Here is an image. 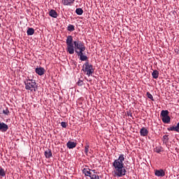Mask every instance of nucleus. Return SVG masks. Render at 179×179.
<instances>
[{
    "instance_id": "nucleus-1",
    "label": "nucleus",
    "mask_w": 179,
    "mask_h": 179,
    "mask_svg": "<svg viewBox=\"0 0 179 179\" xmlns=\"http://www.w3.org/2000/svg\"><path fill=\"white\" fill-rule=\"evenodd\" d=\"M73 38L72 36H68L66 40V51L71 55L77 54L78 57H80V61H87V56H86L83 52L86 50V46L83 44V42L77 39L73 41Z\"/></svg>"
},
{
    "instance_id": "nucleus-2",
    "label": "nucleus",
    "mask_w": 179,
    "mask_h": 179,
    "mask_svg": "<svg viewBox=\"0 0 179 179\" xmlns=\"http://www.w3.org/2000/svg\"><path fill=\"white\" fill-rule=\"evenodd\" d=\"M126 156L122 154L119 156L118 159H115L112 164L113 167V174L114 177H124L127 174V169H125V165L124 162H125Z\"/></svg>"
},
{
    "instance_id": "nucleus-3",
    "label": "nucleus",
    "mask_w": 179,
    "mask_h": 179,
    "mask_svg": "<svg viewBox=\"0 0 179 179\" xmlns=\"http://www.w3.org/2000/svg\"><path fill=\"white\" fill-rule=\"evenodd\" d=\"M24 83L25 85V89L26 90H29V92H31L32 93L36 92L37 90V83H36V80L33 79H26L24 81Z\"/></svg>"
},
{
    "instance_id": "nucleus-4",
    "label": "nucleus",
    "mask_w": 179,
    "mask_h": 179,
    "mask_svg": "<svg viewBox=\"0 0 179 179\" xmlns=\"http://www.w3.org/2000/svg\"><path fill=\"white\" fill-rule=\"evenodd\" d=\"M83 71V72L86 73L87 76H92L94 73V69H93V65L89 63V60H87L84 64Z\"/></svg>"
},
{
    "instance_id": "nucleus-5",
    "label": "nucleus",
    "mask_w": 179,
    "mask_h": 179,
    "mask_svg": "<svg viewBox=\"0 0 179 179\" xmlns=\"http://www.w3.org/2000/svg\"><path fill=\"white\" fill-rule=\"evenodd\" d=\"M155 175L157 177H164V176H166V172L163 169L155 170Z\"/></svg>"
},
{
    "instance_id": "nucleus-6",
    "label": "nucleus",
    "mask_w": 179,
    "mask_h": 179,
    "mask_svg": "<svg viewBox=\"0 0 179 179\" xmlns=\"http://www.w3.org/2000/svg\"><path fill=\"white\" fill-rule=\"evenodd\" d=\"M9 129V127L8 124H5L4 122H0V131L2 132H6Z\"/></svg>"
},
{
    "instance_id": "nucleus-7",
    "label": "nucleus",
    "mask_w": 179,
    "mask_h": 179,
    "mask_svg": "<svg viewBox=\"0 0 179 179\" xmlns=\"http://www.w3.org/2000/svg\"><path fill=\"white\" fill-rule=\"evenodd\" d=\"M73 2L75 0H62V3L64 6H71Z\"/></svg>"
},
{
    "instance_id": "nucleus-8",
    "label": "nucleus",
    "mask_w": 179,
    "mask_h": 179,
    "mask_svg": "<svg viewBox=\"0 0 179 179\" xmlns=\"http://www.w3.org/2000/svg\"><path fill=\"white\" fill-rule=\"evenodd\" d=\"M35 72H36V73L39 75V76H42V75L44 73V72H45V70H44V68H43V67H37L35 69Z\"/></svg>"
},
{
    "instance_id": "nucleus-9",
    "label": "nucleus",
    "mask_w": 179,
    "mask_h": 179,
    "mask_svg": "<svg viewBox=\"0 0 179 179\" xmlns=\"http://www.w3.org/2000/svg\"><path fill=\"white\" fill-rule=\"evenodd\" d=\"M91 171H92V170H90V169H84L83 170V174H85V177L90 178L92 174V173Z\"/></svg>"
},
{
    "instance_id": "nucleus-10",
    "label": "nucleus",
    "mask_w": 179,
    "mask_h": 179,
    "mask_svg": "<svg viewBox=\"0 0 179 179\" xmlns=\"http://www.w3.org/2000/svg\"><path fill=\"white\" fill-rule=\"evenodd\" d=\"M149 134V131L147 130L146 128L143 127L141 130H140V135L141 136H148V134Z\"/></svg>"
},
{
    "instance_id": "nucleus-11",
    "label": "nucleus",
    "mask_w": 179,
    "mask_h": 179,
    "mask_svg": "<svg viewBox=\"0 0 179 179\" xmlns=\"http://www.w3.org/2000/svg\"><path fill=\"white\" fill-rule=\"evenodd\" d=\"M66 146L69 149H73V148H76V143L72 142V141H69L66 143Z\"/></svg>"
},
{
    "instance_id": "nucleus-12",
    "label": "nucleus",
    "mask_w": 179,
    "mask_h": 179,
    "mask_svg": "<svg viewBox=\"0 0 179 179\" xmlns=\"http://www.w3.org/2000/svg\"><path fill=\"white\" fill-rule=\"evenodd\" d=\"M49 15L51 16V17H54L55 19H57L58 17V13H57V11L55 10H50L49 12Z\"/></svg>"
},
{
    "instance_id": "nucleus-13",
    "label": "nucleus",
    "mask_w": 179,
    "mask_h": 179,
    "mask_svg": "<svg viewBox=\"0 0 179 179\" xmlns=\"http://www.w3.org/2000/svg\"><path fill=\"white\" fill-rule=\"evenodd\" d=\"M45 157L46 159L52 157V152H51V150L48 149V150L45 151Z\"/></svg>"
},
{
    "instance_id": "nucleus-14",
    "label": "nucleus",
    "mask_w": 179,
    "mask_h": 179,
    "mask_svg": "<svg viewBox=\"0 0 179 179\" xmlns=\"http://www.w3.org/2000/svg\"><path fill=\"white\" fill-rule=\"evenodd\" d=\"M162 122H164V124H169L171 118L170 117V116H164V117H162Z\"/></svg>"
},
{
    "instance_id": "nucleus-15",
    "label": "nucleus",
    "mask_w": 179,
    "mask_h": 179,
    "mask_svg": "<svg viewBox=\"0 0 179 179\" xmlns=\"http://www.w3.org/2000/svg\"><path fill=\"white\" fill-rule=\"evenodd\" d=\"M27 36H33L34 34V29L33 28H28L27 31Z\"/></svg>"
},
{
    "instance_id": "nucleus-16",
    "label": "nucleus",
    "mask_w": 179,
    "mask_h": 179,
    "mask_svg": "<svg viewBox=\"0 0 179 179\" xmlns=\"http://www.w3.org/2000/svg\"><path fill=\"white\" fill-rule=\"evenodd\" d=\"M152 76L154 79H157V78H159V71L157 70L153 71Z\"/></svg>"
},
{
    "instance_id": "nucleus-17",
    "label": "nucleus",
    "mask_w": 179,
    "mask_h": 179,
    "mask_svg": "<svg viewBox=\"0 0 179 179\" xmlns=\"http://www.w3.org/2000/svg\"><path fill=\"white\" fill-rule=\"evenodd\" d=\"M167 116H169V110H162V112H161V117H162V118H163L164 117H167Z\"/></svg>"
},
{
    "instance_id": "nucleus-18",
    "label": "nucleus",
    "mask_w": 179,
    "mask_h": 179,
    "mask_svg": "<svg viewBox=\"0 0 179 179\" xmlns=\"http://www.w3.org/2000/svg\"><path fill=\"white\" fill-rule=\"evenodd\" d=\"M68 31H74L75 26L73 24H69L67 27Z\"/></svg>"
},
{
    "instance_id": "nucleus-19",
    "label": "nucleus",
    "mask_w": 179,
    "mask_h": 179,
    "mask_svg": "<svg viewBox=\"0 0 179 179\" xmlns=\"http://www.w3.org/2000/svg\"><path fill=\"white\" fill-rule=\"evenodd\" d=\"M90 146L89 145V143H86V145L85 146V153L87 156V154L89 153V149Z\"/></svg>"
},
{
    "instance_id": "nucleus-20",
    "label": "nucleus",
    "mask_w": 179,
    "mask_h": 179,
    "mask_svg": "<svg viewBox=\"0 0 179 179\" xmlns=\"http://www.w3.org/2000/svg\"><path fill=\"white\" fill-rule=\"evenodd\" d=\"M76 13L80 16L81 15H83V10L80 8H76Z\"/></svg>"
},
{
    "instance_id": "nucleus-21",
    "label": "nucleus",
    "mask_w": 179,
    "mask_h": 179,
    "mask_svg": "<svg viewBox=\"0 0 179 179\" xmlns=\"http://www.w3.org/2000/svg\"><path fill=\"white\" fill-rule=\"evenodd\" d=\"M168 131H176V132H179V130L177 129V126L176 127H169L168 129Z\"/></svg>"
},
{
    "instance_id": "nucleus-22",
    "label": "nucleus",
    "mask_w": 179,
    "mask_h": 179,
    "mask_svg": "<svg viewBox=\"0 0 179 179\" xmlns=\"http://www.w3.org/2000/svg\"><path fill=\"white\" fill-rule=\"evenodd\" d=\"M147 97H148L150 99V100H152V101H155V99H153V95H152V94H150V92H148L146 93Z\"/></svg>"
},
{
    "instance_id": "nucleus-23",
    "label": "nucleus",
    "mask_w": 179,
    "mask_h": 179,
    "mask_svg": "<svg viewBox=\"0 0 179 179\" xmlns=\"http://www.w3.org/2000/svg\"><path fill=\"white\" fill-rule=\"evenodd\" d=\"M0 176L1 177H5V176H6L5 173V170L2 168H0Z\"/></svg>"
},
{
    "instance_id": "nucleus-24",
    "label": "nucleus",
    "mask_w": 179,
    "mask_h": 179,
    "mask_svg": "<svg viewBox=\"0 0 179 179\" xmlns=\"http://www.w3.org/2000/svg\"><path fill=\"white\" fill-rule=\"evenodd\" d=\"M90 179H100V177L94 173H92L91 176L90 177Z\"/></svg>"
},
{
    "instance_id": "nucleus-25",
    "label": "nucleus",
    "mask_w": 179,
    "mask_h": 179,
    "mask_svg": "<svg viewBox=\"0 0 179 179\" xmlns=\"http://www.w3.org/2000/svg\"><path fill=\"white\" fill-rule=\"evenodd\" d=\"M154 151L156 152V153H160V152H162V148L156 147L154 148Z\"/></svg>"
},
{
    "instance_id": "nucleus-26",
    "label": "nucleus",
    "mask_w": 179,
    "mask_h": 179,
    "mask_svg": "<svg viewBox=\"0 0 179 179\" xmlns=\"http://www.w3.org/2000/svg\"><path fill=\"white\" fill-rule=\"evenodd\" d=\"M3 114H5V115H9V109H8V108H6V110H3Z\"/></svg>"
},
{
    "instance_id": "nucleus-27",
    "label": "nucleus",
    "mask_w": 179,
    "mask_h": 179,
    "mask_svg": "<svg viewBox=\"0 0 179 179\" xmlns=\"http://www.w3.org/2000/svg\"><path fill=\"white\" fill-rule=\"evenodd\" d=\"M67 125L68 124L65 122H61V127H62V128H66Z\"/></svg>"
},
{
    "instance_id": "nucleus-28",
    "label": "nucleus",
    "mask_w": 179,
    "mask_h": 179,
    "mask_svg": "<svg viewBox=\"0 0 179 179\" xmlns=\"http://www.w3.org/2000/svg\"><path fill=\"white\" fill-rule=\"evenodd\" d=\"M78 86H82V85H83V81H82L81 80H79L78 81Z\"/></svg>"
},
{
    "instance_id": "nucleus-29",
    "label": "nucleus",
    "mask_w": 179,
    "mask_h": 179,
    "mask_svg": "<svg viewBox=\"0 0 179 179\" xmlns=\"http://www.w3.org/2000/svg\"><path fill=\"white\" fill-rule=\"evenodd\" d=\"M127 115H128V117H132V113H127Z\"/></svg>"
},
{
    "instance_id": "nucleus-30",
    "label": "nucleus",
    "mask_w": 179,
    "mask_h": 179,
    "mask_svg": "<svg viewBox=\"0 0 179 179\" xmlns=\"http://www.w3.org/2000/svg\"><path fill=\"white\" fill-rule=\"evenodd\" d=\"M92 171L94 172V174H96V170H92Z\"/></svg>"
},
{
    "instance_id": "nucleus-31",
    "label": "nucleus",
    "mask_w": 179,
    "mask_h": 179,
    "mask_svg": "<svg viewBox=\"0 0 179 179\" xmlns=\"http://www.w3.org/2000/svg\"><path fill=\"white\" fill-rule=\"evenodd\" d=\"M1 107H0V111H1Z\"/></svg>"
},
{
    "instance_id": "nucleus-32",
    "label": "nucleus",
    "mask_w": 179,
    "mask_h": 179,
    "mask_svg": "<svg viewBox=\"0 0 179 179\" xmlns=\"http://www.w3.org/2000/svg\"><path fill=\"white\" fill-rule=\"evenodd\" d=\"M164 136H167L166 135H165Z\"/></svg>"
},
{
    "instance_id": "nucleus-33",
    "label": "nucleus",
    "mask_w": 179,
    "mask_h": 179,
    "mask_svg": "<svg viewBox=\"0 0 179 179\" xmlns=\"http://www.w3.org/2000/svg\"><path fill=\"white\" fill-rule=\"evenodd\" d=\"M0 27H1V24H0Z\"/></svg>"
}]
</instances>
